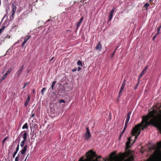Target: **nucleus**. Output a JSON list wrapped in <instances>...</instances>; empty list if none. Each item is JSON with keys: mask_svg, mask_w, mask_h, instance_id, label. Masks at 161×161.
I'll return each mask as SVG.
<instances>
[{"mask_svg": "<svg viewBox=\"0 0 161 161\" xmlns=\"http://www.w3.org/2000/svg\"><path fill=\"white\" fill-rule=\"evenodd\" d=\"M34 116H35V113H33V112H32L31 114V116H30L31 117H33Z\"/></svg>", "mask_w": 161, "mask_h": 161, "instance_id": "obj_36", "label": "nucleus"}, {"mask_svg": "<svg viewBox=\"0 0 161 161\" xmlns=\"http://www.w3.org/2000/svg\"><path fill=\"white\" fill-rule=\"evenodd\" d=\"M51 21V20L50 19H48V20H47L46 22H48L49 21Z\"/></svg>", "mask_w": 161, "mask_h": 161, "instance_id": "obj_53", "label": "nucleus"}, {"mask_svg": "<svg viewBox=\"0 0 161 161\" xmlns=\"http://www.w3.org/2000/svg\"><path fill=\"white\" fill-rule=\"evenodd\" d=\"M29 154L28 153V154H27V156H26V158H25V160L24 161H26V159L27 158H28V156H29Z\"/></svg>", "mask_w": 161, "mask_h": 161, "instance_id": "obj_49", "label": "nucleus"}, {"mask_svg": "<svg viewBox=\"0 0 161 161\" xmlns=\"http://www.w3.org/2000/svg\"><path fill=\"white\" fill-rule=\"evenodd\" d=\"M115 9V8L114 7L110 12V14L108 17L109 21H111V19L112 18L113 13L114 12Z\"/></svg>", "mask_w": 161, "mask_h": 161, "instance_id": "obj_6", "label": "nucleus"}, {"mask_svg": "<svg viewBox=\"0 0 161 161\" xmlns=\"http://www.w3.org/2000/svg\"><path fill=\"white\" fill-rule=\"evenodd\" d=\"M17 153V152L16 151H15L14 152V153H13V158H14L15 157V155Z\"/></svg>", "mask_w": 161, "mask_h": 161, "instance_id": "obj_37", "label": "nucleus"}, {"mask_svg": "<svg viewBox=\"0 0 161 161\" xmlns=\"http://www.w3.org/2000/svg\"><path fill=\"white\" fill-rule=\"evenodd\" d=\"M62 13L63 14V13H64V14H66V13H65V12H62Z\"/></svg>", "mask_w": 161, "mask_h": 161, "instance_id": "obj_56", "label": "nucleus"}, {"mask_svg": "<svg viewBox=\"0 0 161 161\" xmlns=\"http://www.w3.org/2000/svg\"><path fill=\"white\" fill-rule=\"evenodd\" d=\"M124 88V87L121 86L120 89H121V90H123Z\"/></svg>", "mask_w": 161, "mask_h": 161, "instance_id": "obj_46", "label": "nucleus"}, {"mask_svg": "<svg viewBox=\"0 0 161 161\" xmlns=\"http://www.w3.org/2000/svg\"><path fill=\"white\" fill-rule=\"evenodd\" d=\"M12 12H15L17 8L16 7V5L15 3H13L12 4Z\"/></svg>", "mask_w": 161, "mask_h": 161, "instance_id": "obj_13", "label": "nucleus"}, {"mask_svg": "<svg viewBox=\"0 0 161 161\" xmlns=\"http://www.w3.org/2000/svg\"><path fill=\"white\" fill-rule=\"evenodd\" d=\"M10 50V49H8V50L6 52V54H5L4 55H6L9 54L10 53H9Z\"/></svg>", "mask_w": 161, "mask_h": 161, "instance_id": "obj_38", "label": "nucleus"}, {"mask_svg": "<svg viewBox=\"0 0 161 161\" xmlns=\"http://www.w3.org/2000/svg\"><path fill=\"white\" fill-rule=\"evenodd\" d=\"M77 64L78 66H81V67L82 66V62L80 60H78L77 62Z\"/></svg>", "mask_w": 161, "mask_h": 161, "instance_id": "obj_18", "label": "nucleus"}, {"mask_svg": "<svg viewBox=\"0 0 161 161\" xmlns=\"http://www.w3.org/2000/svg\"><path fill=\"white\" fill-rule=\"evenodd\" d=\"M31 37V36H27L24 39V40L23 42V43L22 44V46L23 47L25 45V44L26 42Z\"/></svg>", "mask_w": 161, "mask_h": 161, "instance_id": "obj_8", "label": "nucleus"}, {"mask_svg": "<svg viewBox=\"0 0 161 161\" xmlns=\"http://www.w3.org/2000/svg\"><path fill=\"white\" fill-rule=\"evenodd\" d=\"M84 19L83 17H81L79 21L77 22L76 24V28H78L79 26H80V24L82 22L83 19Z\"/></svg>", "mask_w": 161, "mask_h": 161, "instance_id": "obj_10", "label": "nucleus"}, {"mask_svg": "<svg viewBox=\"0 0 161 161\" xmlns=\"http://www.w3.org/2000/svg\"><path fill=\"white\" fill-rule=\"evenodd\" d=\"M123 91V90H121V89H120V90L119 93V95L118 97V98H119L120 97Z\"/></svg>", "mask_w": 161, "mask_h": 161, "instance_id": "obj_21", "label": "nucleus"}, {"mask_svg": "<svg viewBox=\"0 0 161 161\" xmlns=\"http://www.w3.org/2000/svg\"><path fill=\"white\" fill-rule=\"evenodd\" d=\"M26 140L23 139V141L20 143V146L21 147H23L25 144V142Z\"/></svg>", "mask_w": 161, "mask_h": 161, "instance_id": "obj_17", "label": "nucleus"}, {"mask_svg": "<svg viewBox=\"0 0 161 161\" xmlns=\"http://www.w3.org/2000/svg\"><path fill=\"white\" fill-rule=\"evenodd\" d=\"M7 75H7L6 74H4L2 77L1 80L2 81L4 80L6 78Z\"/></svg>", "mask_w": 161, "mask_h": 161, "instance_id": "obj_24", "label": "nucleus"}, {"mask_svg": "<svg viewBox=\"0 0 161 161\" xmlns=\"http://www.w3.org/2000/svg\"><path fill=\"white\" fill-rule=\"evenodd\" d=\"M122 136V135H121V133L120 135V136H119V140H120L121 137Z\"/></svg>", "mask_w": 161, "mask_h": 161, "instance_id": "obj_52", "label": "nucleus"}, {"mask_svg": "<svg viewBox=\"0 0 161 161\" xmlns=\"http://www.w3.org/2000/svg\"><path fill=\"white\" fill-rule=\"evenodd\" d=\"M28 128V125L27 123H25L23 126H22V128L23 129H27Z\"/></svg>", "mask_w": 161, "mask_h": 161, "instance_id": "obj_20", "label": "nucleus"}, {"mask_svg": "<svg viewBox=\"0 0 161 161\" xmlns=\"http://www.w3.org/2000/svg\"><path fill=\"white\" fill-rule=\"evenodd\" d=\"M8 161H11L10 160H9Z\"/></svg>", "mask_w": 161, "mask_h": 161, "instance_id": "obj_58", "label": "nucleus"}, {"mask_svg": "<svg viewBox=\"0 0 161 161\" xmlns=\"http://www.w3.org/2000/svg\"><path fill=\"white\" fill-rule=\"evenodd\" d=\"M15 12H12V14L11 15V16H10V18H12V19H13V17H14V14L15 13Z\"/></svg>", "mask_w": 161, "mask_h": 161, "instance_id": "obj_29", "label": "nucleus"}, {"mask_svg": "<svg viewBox=\"0 0 161 161\" xmlns=\"http://www.w3.org/2000/svg\"><path fill=\"white\" fill-rule=\"evenodd\" d=\"M149 4L148 3H146L144 5V7L146 8V10H147L149 6Z\"/></svg>", "mask_w": 161, "mask_h": 161, "instance_id": "obj_25", "label": "nucleus"}, {"mask_svg": "<svg viewBox=\"0 0 161 161\" xmlns=\"http://www.w3.org/2000/svg\"><path fill=\"white\" fill-rule=\"evenodd\" d=\"M77 70V68H75L74 69H72V72H74L76 71Z\"/></svg>", "mask_w": 161, "mask_h": 161, "instance_id": "obj_40", "label": "nucleus"}, {"mask_svg": "<svg viewBox=\"0 0 161 161\" xmlns=\"http://www.w3.org/2000/svg\"><path fill=\"white\" fill-rule=\"evenodd\" d=\"M125 80H124V81L122 83V86H124L125 87Z\"/></svg>", "mask_w": 161, "mask_h": 161, "instance_id": "obj_31", "label": "nucleus"}, {"mask_svg": "<svg viewBox=\"0 0 161 161\" xmlns=\"http://www.w3.org/2000/svg\"><path fill=\"white\" fill-rule=\"evenodd\" d=\"M27 145H26L20 151L19 153H20L21 155H23L26 153L27 151Z\"/></svg>", "mask_w": 161, "mask_h": 161, "instance_id": "obj_7", "label": "nucleus"}, {"mask_svg": "<svg viewBox=\"0 0 161 161\" xmlns=\"http://www.w3.org/2000/svg\"><path fill=\"white\" fill-rule=\"evenodd\" d=\"M71 10L70 7H69L68 8H65V12H66L67 14H68L70 13V11Z\"/></svg>", "mask_w": 161, "mask_h": 161, "instance_id": "obj_15", "label": "nucleus"}, {"mask_svg": "<svg viewBox=\"0 0 161 161\" xmlns=\"http://www.w3.org/2000/svg\"><path fill=\"white\" fill-rule=\"evenodd\" d=\"M126 128V127H124V129H123V130L121 132V135H122L125 132Z\"/></svg>", "mask_w": 161, "mask_h": 161, "instance_id": "obj_34", "label": "nucleus"}, {"mask_svg": "<svg viewBox=\"0 0 161 161\" xmlns=\"http://www.w3.org/2000/svg\"><path fill=\"white\" fill-rule=\"evenodd\" d=\"M127 123H126V122L125 121V126L124 127L126 128V127L127 125Z\"/></svg>", "mask_w": 161, "mask_h": 161, "instance_id": "obj_44", "label": "nucleus"}, {"mask_svg": "<svg viewBox=\"0 0 161 161\" xmlns=\"http://www.w3.org/2000/svg\"><path fill=\"white\" fill-rule=\"evenodd\" d=\"M53 57L50 60V61H51L53 59Z\"/></svg>", "mask_w": 161, "mask_h": 161, "instance_id": "obj_55", "label": "nucleus"}, {"mask_svg": "<svg viewBox=\"0 0 161 161\" xmlns=\"http://www.w3.org/2000/svg\"><path fill=\"white\" fill-rule=\"evenodd\" d=\"M24 134L22 135L23 139L26 140L27 139V133L26 131L24 130L23 131Z\"/></svg>", "mask_w": 161, "mask_h": 161, "instance_id": "obj_12", "label": "nucleus"}, {"mask_svg": "<svg viewBox=\"0 0 161 161\" xmlns=\"http://www.w3.org/2000/svg\"><path fill=\"white\" fill-rule=\"evenodd\" d=\"M7 138H8V137H6L5 138H4V139L3 140V141H2V142H3V143H4V142L5 141H6V140H7Z\"/></svg>", "mask_w": 161, "mask_h": 161, "instance_id": "obj_39", "label": "nucleus"}, {"mask_svg": "<svg viewBox=\"0 0 161 161\" xmlns=\"http://www.w3.org/2000/svg\"><path fill=\"white\" fill-rule=\"evenodd\" d=\"M19 143L18 144L16 147V151H16L17 152H18V151L19 150Z\"/></svg>", "mask_w": 161, "mask_h": 161, "instance_id": "obj_35", "label": "nucleus"}, {"mask_svg": "<svg viewBox=\"0 0 161 161\" xmlns=\"http://www.w3.org/2000/svg\"><path fill=\"white\" fill-rule=\"evenodd\" d=\"M134 159L133 157L132 156H130L128 158L129 161H132Z\"/></svg>", "mask_w": 161, "mask_h": 161, "instance_id": "obj_26", "label": "nucleus"}, {"mask_svg": "<svg viewBox=\"0 0 161 161\" xmlns=\"http://www.w3.org/2000/svg\"><path fill=\"white\" fill-rule=\"evenodd\" d=\"M159 34V32H158L157 31V32L156 34L155 35H156L157 36V35H158Z\"/></svg>", "mask_w": 161, "mask_h": 161, "instance_id": "obj_51", "label": "nucleus"}, {"mask_svg": "<svg viewBox=\"0 0 161 161\" xmlns=\"http://www.w3.org/2000/svg\"><path fill=\"white\" fill-rule=\"evenodd\" d=\"M138 84H139V83H138L137 84V85H136V86H138Z\"/></svg>", "mask_w": 161, "mask_h": 161, "instance_id": "obj_57", "label": "nucleus"}, {"mask_svg": "<svg viewBox=\"0 0 161 161\" xmlns=\"http://www.w3.org/2000/svg\"><path fill=\"white\" fill-rule=\"evenodd\" d=\"M131 114V112H130L128 113L127 114L126 119L125 121L126 122V123H128L129 121Z\"/></svg>", "mask_w": 161, "mask_h": 161, "instance_id": "obj_14", "label": "nucleus"}, {"mask_svg": "<svg viewBox=\"0 0 161 161\" xmlns=\"http://www.w3.org/2000/svg\"><path fill=\"white\" fill-rule=\"evenodd\" d=\"M146 71H144V70L142 71V73L141 74V75L139 77V79L143 75H144L146 73Z\"/></svg>", "mask_w": 161, "mask_h": 161, "instance_id": "obj_19", "label": "nucleus"}, {"mask_svg": "<svg viewBox=\"0 0 161 161\" xmlns=\"http://www.w3.org/2000/svg\"><path fill=\"white\" fill-rule=\"evenodd\" d=\"M147 68H148V66H146L145 67L144 69L143 70H144V71H146V70H147Z\"/></svg>", "mask_w": 161, "mask_h": 161, "instance_id": "obj_42", "label": "nucleus"}, {"mask_svg": "<svg viewBox=\"0 0 161 161\" xmlns=\"http://www.w3.org/2000/svg\"><path fill=\"white\" fill-rule=\"evenodd\" d=\"M95 48L99 51H100L102 49V45L100 43V42H99L97 46L95 47Z\"/></svg>", "mask_w": 161, "mask_h": 161, "instance_id": "obj_9", "label": "nucleus"}, {"mask_svg": "<svg viewBox=\"0 0 161 161\" xmlns=\"http://www.w3.org/2000/svg\"><path fill=\"white\" fill-rule=\"evenodd\" d=\"M29 83V82L25 83L24 85V86L22 87V89L24 88L25 87V86Z\"/></svg>", "mask_w": 161, "mask_h": 161, "instance_id": "obj_28", "label": "nucleus"}, {"mask_svg": "<svg viewBox=\"0 0 161 161\" xmlns=\"http://www.w3.org/2000/svg\"><path fill=\"white\" fill-rule=\"evenodd\" d=\"M24 67V66L22 65L19 68V70L16 72L15 74V77H18L20 75L22 70Z\"/></svg>", "mask_w": 161, "mask_h": 161, "instance_id": "obj_3", "label": "nucleus"}, {"mask_svg": "<svg viewBox=\"0 0 161 161\" xmlns=\"http://www.w3.org/2000/svg\"><path fill=\"white\" fill-rule=\"evenodd\" d=\"M108 161H120V159L119 156L116 155L115 153L114 152L110 154Z\"/></svg>", "mask_w": 161, "mask_h": 161, "instance_id": "obj_1", "label": "nucleus"}, {"mask_svg": "<svg viewBox=\"0 0 161 161\" xmlns=\"http://www.w3.org/2000/svg\"><path fill=\"white\" fill-rule=\"evenodd\" d=\"M20 157V155L19 154H18L17 156L16 157L15 161H19Z\"/></svg>", "mask_w": 161, "mask_h": 161, "instance_id": "obj_23", "label": "nucleus"}, {"mask_svg": "<svg viewBox=\"0 0 161 161\" xmlns=\"http://www.w3.org/2000/svg\"><path fill=\"white\" fill-rule=\"evenodd\" d=\"M30 72V70H28V71H27V73H29Z\"/></svg>", "mask_w": 161, "mask_h": 161, "instance_id": "obj_54", "label": "nucleus"}, {"mask_svg": "<svg viewBox=\"0 0 161 161\" xmlns=\"http://www.w3.org/2000/svg\"><path fill=\"white\" fill-rule=\"evenodd\" d=\"M131 137H130L127 138V141L125 143V149L126 150L131 147L130 145V143Z\"/></svg>", "mask_w": 161, "mask_h": 161, "instance_id": "obj_4", "label": "nucleus"}, {"mask_svg": "<svg viewBox=\"0 0 161 161\" xmlns=\"http://www.w3.org/2000/svg\"><path fill=\"white\" fill-rule=\"evenodd\" d=\"M161 28V25L159 26L157 28V30L159 32Z\"/></svg>", "mask_w": 161, "mask_h": 161, "instance_id": "obj_32", "label": "nucleus"}, {"mask_svg": "<svg viewBox=\"0 0 161 161\" xmlns=\"http://www.w3.org/2000/svg\"><path fill=\"white\" fill-rule=\"evenodd\" d=\"M81 69V68L80 67H78V71H79Z\"/></svg>", "mask_w": 161, "mask_h": 161, "instance_id": "obj_43", "label": "nucleus"}, {"mask_svg": "<svg viewBox=\"0 0 161 161\" xmlns=\"http://www.w3.org/2000/svg\"><path fill=\"white\" fill-rule=\"evenodd\" d=\"M85 139L88 140L91 136V135L88 127L86 128V132L85 133Z\"/></svg>", "mask_w": 161, "mask_h": 161, "instance_id": "obj_2", "label": "nucleus"}, {"mask_svg": "<svg viewBox=\"0 0 161 161\" xmlns=\"http://www.w3.org/2000/svg\"><path fill=\"white\" fill-rule=\"evenodd\" d=\"M12 69L11 68L9 69L6 73L5 74L8 75L12 71Z\"/></svg>", "mask_w": 161, "mask_h": 161, "instance_id": "obj_27", "label": "nucleus"}, {"mask_svg": "<svg viewBox=\"0 0 161 161\" xmlns=\"http://www.w3.org/2000/svg\"><path fill=\"white\" fill-rule=\"evenodd\" d=\"M56 83V81H53V82L52 86H51V89L52 90H53L54 89V86Z\"/></svg>", "mask_w": 161, "mask_h": 161, "instance_id": "obj_16", "label": "nucleus"}, {"mask_svg": "<svg viewBox=\"0 0 161 161\" xmlns=\"http://www.w3.org/2000/svg\"><path fill=\"white\" fill-rule=\"evenodd\" d=\"M125 153H123L121 156V157L123 158H125L126 157H128L131 154V150H126Z\"/></svg>", "mask_w": 161, "mask_h": 161, "instance_id": "obj_5", "label": "nucleus"}, {"mask_svg": "<svg viewBox=\"0 0 161 161\" xmlns=\"http://www.w3.org/2000/svg\"><path fill=\"white\" fill-rule=\"evenodd\" d=\"M46 90V88H42V90L41 92L42 93V95H43V92L45 91V90Z\"/></svg>", "mask_w": 161, "mask_h": 161, "instance_id": "obj_30", "label": "nucleus"}, {"mask_svg": "<svg viewBox=\"0 0 161 161\" xmlns=\"http://www.w3.org/2000/svg\"><path fill=\"white\" fill-rule=\"evenodd\" d=\"M103 160H104V161H108V159L107 158H105V159L104 158L103 159Z\"/></svg>", "mask_w": 161, "mask_h": 161, "instance_id": "obj_50", "label": "nucleus"}, {"mask_svg": "<svg viewBox=\"0 0 161 161\" xmlns=\"http://www.w3.org/2000/svg\"><path fill=\"white\" fill-rule=\"evenodd\" d=\"M59 103H64L65 102V101L64 100L61 99L59 101Z\"/></svg>", "mask_w": 161, "mask_h": 161, "instance_id": "obj_33", "label": "nucleus"}, {"mask_svg": "<svg viewBox=\"0 0 161 161\" xmlns=\"http://www.w3.org/2000/svg\"><path fill=\"white\" fill-rule=\"evenodd\" d=\"M153 0H149V2L151 4H152L153 3V2H152V1H153Z\"/></svg>", "mask_w": 161, "mask_h": 161, "instance_id": "obj_47", "label": "nucleus"}, {"mask_svg": "<svg viewBox=\"0 0 161 161\" xmlns=\"http://www.w3.org/2000/svg\"><path fill=\"white\" fill-rule=\"evenodd\" d=\"M156 35H155L153 37V41H154V40H155L156 37Z\"/></svg>", "mask_w": 161, "mask_h": 161, "instance_id": "obj_45", "label": "nucleus"}, {"mask_svg": "<svg viewBox=\"0 0 161 161\" xmlns=\"http://www.w3.org/2000/svg\"><path fill=\"white\" fill-rule=\"evenodd\" d=\"M118 46H117L116 47V48L115 49V50H114V52H113V53H112V54H111V58L113 57V56H114V54L115 52H116V50H117V49H118Z\"/></svg>", "mask_w": 161, "mask_h": 161, "instance_id": "obj_22", "label": "nucleus"}, {"mask_svg": "<svg viewBox=\"0 0 161 161\" xmlns=\"http://www.w3.org/2000/svg\"><path fill=\"white\" fill-rule=\"evenodd\" d=\"M32 92L33 93H34L35 92V89H34L32 90Z\"/></svg>", "mask_w": 161, "mask_h": 161, "instance_id": "obj_48", "label": "nucleus"}, {"mask_svg": "<svg viewBox=\"0 0 161 161\" xmlns=\"http://www.w3.org/2000/svg\"><path fill=\"white\" fill-rule=\"evenodd\" d=\"M147 68H148V66H146L145 67L144 69L143 70H144V71H146V70H147Z\"/></svg>", "mask_w": 161, "mask_h": 161, "instance_id": "obj_41", "label": "nucleus"}, {"mask_svg": "<svg viewBox=\"0 0 161 161\" xmlns=\"http://www.w3.org/2000/svg\"><path fill=\"white\" fill-rule=\"evenodd\" d=\"M30 96L29 95L27 97V99L26 100L25 103V104H24L25 106L26 107L27 106L28 104L29 103L30 101Z\"/></svg>", "mask_w": 161, "mask_h": 161, "instance_id": "obj_11", "label": "nucleus"}]
</instances>
